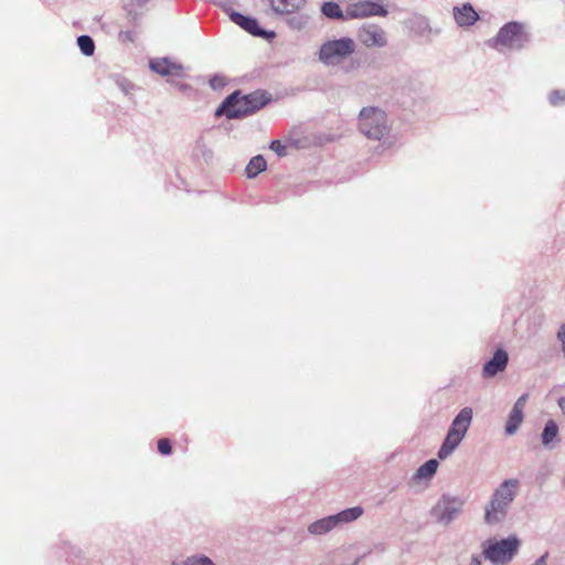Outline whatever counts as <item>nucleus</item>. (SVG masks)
<instances>
[{
  "instance_id": "nucleus-22",
  "label": "nucleus",
  "mask_w": 565,
  "mask_h": 565,
  "mask_svg": "<svg viewBox=\"0 0 565 565\" xmlns=\"http://www.w3.org/2000/svg\"><path fill=\"white\" fill-rule=\"evenodd\" d=\"M77 44L84 55L90 56L94 54L95 44L90 36H88V35L78 36Z\"/></svg>"
},
{
  "instance_id": "nucleus-9",
  "label": "nucleus",
  "mask_w": 565,
  "mask_h": 565,
  "mask_svg": "<svg viewBox=\"0 0 565 565\" xmlns=\"http://www.w3.org/2000/svg\"><path fill=\"white\" fill-rule=\"evenodd\" d=\"M527 42V35L523 31V26L516 22L507 23L493 40V46L499 45L512 49H520Z\"/></svg>"
},
{
  "instance_id": "nucleus-2",
  "label": "nucleus",
  "mask_w": 565,
  "mask_h": 565,
  "mask_svg": "<svg viewBox=\"0 0 565 565\" xmlns=\"http://www.w3.org/2000/svg\"><path fill=\"white\" fill-rule=\"evenodd\" d=\"M521 540L516 534L504 539L490 537L481 543V555L491 565H509L518 555Z\"/></svg>"
},
{
  "instance_id": "nucleus-28",
  "label": "nucleus",
  "mask_w": 565,
  "mask_h": 565,
  "mask_svg": "<svg viewBox=\"0 0 565 565\" xmlns=\"http://www.w3.org/2000/svg\"><path fill=\"white\" fill-rule=\"evenodd\" d=\"M565 100V94L563 92H559V90H555L553 92L551 95H550V102L551 104L553 105H556L558 104L559 102H564Z\"/></svg>"
},
{
  "instance_id": "nucleus-6",
  "label": "nucleus",
  "mask_w": 565,
  "mask_h": 565,
  "mask_svg": "<svg viewBox=\"0 0 565 565\" xmlns=\"http://www.w3.org/2000/svg\"><path fill=\"white\" fill-rule=\"evenodd\" d=\"M360 129L369 138L381 139L386 131L385 114L375 107H365L360 111Z\"/></svg>"
},
{
  "instance_id": "nucleus-16",
  "label": "nucleus",
  "mask_w": 565,
  "mask_h": 565,
  "mask_svg": "<svg viewBox=\"0 0 565 565\" xmlns=\"http://www.w3.org/2000/svg\"><path fill=\"white\" fill-rule=\"evenodd\" d=\"M271 9L277 14H292L300 11L306 0H268Z\"/></svg>"
},
{
  "instance_id": "nucleus-24",
  "label": "nucleus",
  "mask_w": 565,
  "mask_h": 565,
  "mask_svg": "<svg viewBox=\"0 0 565 565\" xmlns=\"http://www.w3.org/2000/svg\"><path fill=\"white\" fill-rule=\"evenodd\" d=\"M288 23L294 30H302L309 23V15L299 13L290 18Z\"/></svg>"
},
{
  "instance_id": "nucleus-17",
  "label": "nucleus",
  "mask_w": 565,
  "mask_h": 565,
  "mask_svg": "<svg viewBox=\"0 0 565 565\" xmlns=\"http://www.w3.org/2000/svg\"><path fill=\"white\" fill-rule=\"evenodd\" d=\"M231 20L253 35H265V32L258 28V23L255 19L234 12L231 14Z\"/></svg>"
},
{
  "instance_id": "nucleus-4",
  "label": "nucleus",
  "mask_w": 565,
  "mask_h": 565,
  "mask_svg": "<svg viewBox=\"0 0 565 565\" xmlns=\"http://www.w3.org/2000/svg\"><path fill=\"white\" fill-rule=\"evenodd\" d=\"M472 414V408L465 407L454 418L447 436L438 451L439 459L444 460L448 458L460 445L471 425Z\"/></svg>"
},
{
  "instance_id": "nucleus-1",
  "label": "nucleus",
  "mask_w": 565,
  "mask_h": 565,
  "mask_svg": "<svg viewBox=\"0 0 565 565\" xmlns=\"http://www.w3.org/2000/svg\"><path fill=\"white\" fill-rule=\"evenodd\" d=\"M520 482L518 479L504 480L492 493L484 505V522L488 525L502 523L515 499Z\"/></svg>"
},
{
  "instance_id": "nucleus-13",
  "label": "nucleus",
  "mask_w": 565,
  "mask_h": 565,
  "mask_svg": "<svg viewBox=\"0 0 565 565\" xmlns=\"http://www.w3.org/2000/svg\"><path fill=\"white\" fill-rule=\"evenodd\" d=\"M509 356L507 351L498 349L493 356L483 365L482 375L483 377H493L499 372L505 370L508 365Z\"/></svg>"
},
{
  "instance_id": "nucleus-14",
  "label": "nucleus",
  "mask_w": 565,
  "mask_h": 565,
  "mask_svg": "<svg viewBox=\"0 0 565 565\" xmlns=\"http://www.w3.org/2000/svg\"><path fill=\"white\" fill-rule=\"evenodd\" d=\"M527 395L520 396L513 405V408L509 415L505 431L508 435H513L519 429L523 422V411L526 404Z\"/></svg>"
},
{
  "instance_id": "nucleus-20",
  "label": "nucleus",
  "mask_w": 565,
  "mask_h": 565,
  "mask_svg": "<svg viewBox=\"0 0 565 565\" xmlns=\"http://www.w3.org/2000/svg\"><path fill=\"white\" fill-rule=\"evenodd\" d=\"M321 12L329 19H344V13L340 6L334 1H327L321 6Z\"/></svg>"
},
{
  "instance_id": "nucleus-18",
  "label": "nucleus",
  "mask_w": 565,
  "mask_h": 565,
  "mask_svg": "<svg viewBox=\"0 0 565 565\" xmlns=\"http://www.w3.org/2000/svg\"><path fill=\"white\" fill-rule=\"evenodd\" d=\"M558 426L554 420H548L542 433V444L551 447L553 441H558Z\"/></svg>"
},
{
  "instance_id": "nucleus-27",
  "label": "nucleus",
  "mask_w": 565,
  "mask_h": 565,
  "mask_svg": "<svg viewBox=\"0 0 565 565\" xmlns=\"http://www.w3.org/2000/svg\"><path fill=\"white\" fill-rule=\"evenodd\" d=\"M158 450L162 454V455H169L171 452V444L169 441V439H160L158 441Z\"/></svg>"
},
{
  "instance_id": "nucleus-21",
  "label": "nucleus",
  "mask_w": 565,
  "mask_h": 565,
  "mask_svg": "<svg viewBox=\"0 0 565 565\" xmlns=\"http://www.w3.org/2000/svg\"><path fill=\"white\" fill-rule=\"evenodd\" d=\"M437 468L438 461L430 459L417 469L415 477L418 479H430L436 473Z\"/></svg>"
},
{
  "instance_id": "nucleus-32",
  "label": "nucleus",
  "mask_w": 565,
  "mask_h": 565,
  "mask_svg": "<svg viewBox=\"0 0 565 565\" xmlns=\"http://www.w3.org/2000/svg\"><path fill=\"white\" fill-rule=\"evenodd\" d=\"M558 406H559V408L562 409V412H563V414L565 416V397H561L558 399Z\"/></svg>"
},
{
  "instance_id": "nucleus-7",
  "label": "nucleus",
  "mask_w": 565,
  "mask_h": 565,
  "mask_svg": "<svg viewBox=\"0 0 565 565\" xmlns=\"http://www.w3.org/2000/svg\"><path fill=\"white\" fill-rule=\"evenodd\" d=\"M463 501L458 498H450L444 495L431 509V516L441 526H448L455 521L461 509Z\"/></svg>"
},
{
  "instance_id": "nucleus-5",
  "label": "nucleus",
  "mask_w": 565,
  "mask_h": 565,
  "mask_svg": "<svg viewBox=\"0 0 565 565\" xmlns=\"http://www.w3.org/2000/svg\"><path fill=\"white\" fill-rule=\"evenodd\" d=\"M363 514L361 507L345 509L337 514L329 515L310 523L307 527L309 534L315 536L324 535L339 525L358 520Z\"/></svg>"
},
{
  "instance_id": "nucleus-26",
  "label": "nucleus",
  "mask_w": 565,
  "mask_h": 565,
  "mask_svg": "<svg viewBox=\"0 0 565 565\" xmlns=\"http://www.w3.org/2000/svg\"><path fill=\"white\" fill-rule=\"evenodd\" d=\"M245 98L249 99V106H254V104L259 103V108H262L266 104V100L263 99V96L258 95L257 93L246 95Z\"/></svg>"
},
{
  "instance_id": "nucleus-23",
  "label": "nucleus",
  "mask_w": 565,
  "mask_h": 565,
  "mask_svg": "<svg viewBox=\"0 0 565 565\" xmlns=\"http://www.w3.org/2000/svg\"><path fill=\"white\" fill-rule=\"evenodd\" d=\"M173 565H215L207 556L194 555Z\"/></svg>"
},
{
  "instance_id": "nucleus-30",
  "label": "nucleus",
  "mask_w": 565,
  "mask_h": 565,
  "mask_svg": "<svg viewBox=\"0 0 565 565\" xmlns=\"http://www.w3.org/2000/svg\"><path fill=\"white\" fill-rule=\"evenodd\" d=\"M469 565H482L481 556L472 555Z\"/></svg>"
},
{
  "instance_id": "nucleus-33",
  "label": "nucleus",
  "mask_w": 565,
  "mask_h": 565,
  "mask_svg": "<svg viewBox=\"0 0 565 565\" xmlns=\"http://www.w3.org/2000/svg\"><path fill=\"white\" fill-rule=\"evenodd\" d=\"M562 483L565 486V476L562 479Z\"/></svg>"
},
{
  "instance_id": "nucleus-29",
  "label": "nucleus",
  "mask_w": 565,
  "mask_h": 565,
  "mask_svg": "<svg viewBox=\"0 0 565 565\" xmlns=\"http://www.w3.org/2000/svg\"><path fill=\"white\" fill-rule=\"evenodd\" d=\"M557 337L558 340L561 341L562 352L565 358V323L559 328Z\"/></svg>"
},
{
  "instance_id": "nucleus-19",
  "label": "nucleus",
  "mask_w": 565,
  "mask_h": 565,
  "mask_svg": "<svg viewBox=\"0 0 565 565\" xmlns=\"http://www.w3.org/2000/svg\"><path fill=\"white\" fill-rule=\"evenodd\" d=\"M265 170H266V161L260 154H258V156L253 157L249 160L245 171H246L247 178L252 179Z\"/></svg>"
},
{
  "instance_id": "nucleus-12",
  "label": "nucleus",
  "mask_w": 565,
  "mask_h": 565,
  "mask_svg": "<svg viewBox=\"0 0 565 565\" xmlns=\"http://www.w3.org/2000/svg\"><path fill=\"white\" fill-rule=\"evenodd\" d=\"M149 68L153 73L167 77L168 82H172L173 78H182L185 71L182 64L173 62L168 57L150 60Z\"/></svg>"
},
{
  "instance_id": "nucleus-8",
  "label": "nucleus",
  "mask_w": 565,
  "mask_h": 565,
  "mask_svg": "<svg viewBox=\"0 0 565 565\" xmlns=\"http://www.w3.org/2000/svg\"><path fill=\"white\" fill-rule=\"evenodd\" d=\"M248 100L249 99L245 98V96L239 97L237 93H234L217 108L216 115L223 114L227 118H238L259 109V103L254 104V106H249Z\"/></svg>"
},
{
  "instance_id": "nucleus-15",
  "label": "nucleus",
  "mask_w": 565,
  "mask_h": 565,
  "mask_svg": "<svg viewBox=\"0 0 565 565\" xmlns=\"http://www.w3.org/2000/svg\"><path fill=\"white\" fill-rule=\"evenodd\" d=\"M454 18L459 26H470L476 23L479 15L470 3H465L454 8Z\"/></svg>"
},
{
  "instance_id": "nucleus-31",
  "label": "nucleus",
  "mask_w": 565,
  "mask_h": 565,
  "mask_svg": "<svg viewBox=\"0 0 565 565\" xmlns=\"http://www.w3.org/2000/svg\"><path fill=\"white\" fill-rule=\"evenodd\" d=\"M546 559H547V555H542L541 557H539L533 565H547L546 563Z\"/></svg>"
},
{
  "instance_id": "nucleus-11",
  "label": "nucleus",
  "mask_w": 565,
  "mask_h": 565,
  "mask_svg": "<svg viewBox=\"0 0 565 565\" xmlns=\"http://www.w3.org/2000/svg\"><path fill=\"white\" fill-rule=\"evenodd\" d=\"M358 38L367 49L384 47L387 44L386 32L374 23L362 25L359 30Z\"/></svg>"
},
{
  "instance_id": "nucleus-25",
  "label": "nucleus",
  "mask_w": 565,
  "mask_h": 565,
  "mask_svg": "<svg viewBox=\"0 0 565 565\" xmlns=\"http://www.w3.org/2000/svg\"><path fill=\"white\" fill-rule=\"evenodd\" d=\"M270 149L276 152L279 157H284L287 154V147L281 143L279 140H274L270 143Z\"/></svg>"
},
{
  "instance_id": "nucleus-10",
  "label": "nucleus",
  "mask_w": 565,
  "mask_h": 565,
  "mask_svg": "<svg viewBox=\"0 0 565 565\" xmlns=\"http://www.w3.org/2000/svg\"><path fill=\"white\" fill-rule=\"evenodd\" d=\"M388 11L380 1H358L348 6L345 18L362 19L367 17H386Z\"/></svg>"
},
{
  "instance_id": "nucleus-3",
  "label": "nucleus",
  "mask_w": 565,
  "mask_h": 565,
  "mask_svg": "<svg viewBox=\"0 0 565 565\" xmlns=\"http://www.w3.org/2000/svg\"><path fill=\"white\" fill-rule=\"evenodd\" d=\"M355 47L351 38L327 40L318 51V61L328 67L339 66L355 52Z\"/></svg>"
}]
</instances>
